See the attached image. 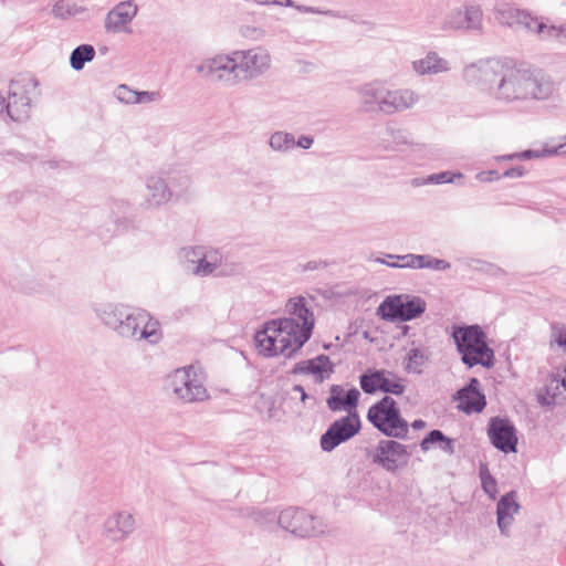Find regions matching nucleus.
I'll use <instances>...</instances> for the list:
<instances>
[{
  "label": "nucleus",
  "instance_id": "obj_1",
  "mask_svg": "<svg viewBox=\"0 0 566 566\" xmlns=\"http://www.w3.org/2000/svg\"><path fill=\"white\" fill-rule=\"evenodd\" d=\"M463 77L469 84L488 91L501 105L545 102L557 90L556 82L543 69L507 59L480 60L464 67Z\"/></svg>",
  "mask_w": 566,
  "mask_h": 566
},
{
  "label": "nucleus",
  "instance_id": "obj_2",
  "mask_svg": "<svg viewBox=\"0 0 566 566\" xmlns=\"http://www.w3.org/2000/svg\"><path fill=\"white\" fill-rule=\"evenodd\" d=\"M101 323L124 339L157 344L161 338L159 322L149 312L123 303H103L94 307Z\"/></svg>",
  "mask_w": 566,
  "mask_h": 566
},
{
  "label": "nucleus",
  "instance_id": "obj_3",
  "mask_svg": "<svg viewBox=\"0 0 566 566\" xmlns=\"http://www.w3.org/2000/svg\"><path fill=\"white\" fill-rule=\"evenodd\" d=\"M452 338L462 363L468 367L481 365L490 369L494 366V352L488 345V336L480 325L454 326Z\"/></svg>",
  "mask_w": 566,
  "mask_h": 566
},
{
  "label": "nucleus",
  "instance_id": "obj_4",
  "mask_svg": "<svg viewBox=\"0 0 566 566\" xmlns=\"http://www.w3.org/2000/svg\"><path fill=\"white\" fill-rule=\"evenodd\" d=\"M293 324L286 321L272 319L264 324L263 329L258 331L254 336L259 353L265 357H273L279 354L292 357L302 347H296L294 336L291 334Z\"/></svg>",
  "mask_w": 566,
  "mask_h": 566
},
{
  "label": "nucleus",
  "instance_id": "obj_5",
  "mask_svg": "<svg viewBox=\"0 0 566 566\" xmlns=\"http://www.w3.org/2000/svg\"><path fill=\"white\" fill-rule=\"evenodd\" d=\"M367 419L387 437L405 439L408 436L409 424L401 417L397 402L390 396H385L374 403L368 409Z\"/></svg>",
  "mask_w": 566,
  "mask_h": 566
},
{
  "label": "nucleus",
  "instance_id": "obj_6",
  "mask_svg": "<svg viewBox=\"0 0 566 566\" xmlns=\"http://www.w3.org/2000/svg\"><path fill=\"white\" fill-rule=\"evenodd\" d=\"M196 71L205 78L224 87H234L241 84L238 59L234 55V51L202 60L196 66Z\"/></svg>",
  "mask_w": 566,
  "mask_h": 566
},
{
  "label": "nucleus",
  "instance_id": "obj_7",
  "mask_svg": "<svg viewBox=\"0 0 566 566\" xmlns=\"http://www.w3.org/2000/svg\"><path fill=\"white\" fill-rule=\"evenodd\" d=\"M166 388L182 402H200L208 399V390L193 366L178 368L168 375Z\"/></svg>",
  "mask_w": 566,
  "mask_h": 566
},
{
  "label": "nucleus",
  "instance_id": "obj_8",
  "mask_svg": "<svg viewBox=\"0 0 566 566\" xmlns=\"http://www.w3.org/2000/svg\"><path fill=\"white\" fill-rule=\"evenodd\" d=\"M427 303L420 296L396 294L387 296L378 306L377 314L388 322H409L420 317Z\"/></svg>",
  "mask_w": 566,
  "mask_h": 566
},
{
  "label": "nucleus",
  "instance_id": "obj_9",
  "mask_svg": "<svg viewBox=\"0 0 566 566\" xmlns=\"http://www.w3.org/2000/svg\"><path fill=\"white\" fill-rule=\"evenodd\" d=\"M279 525L291 534L305 538L321 535L325 532L321 518L297 507H287L276 517Z\"/></svg>",
  "mask_w": 566,
  "mask_h": 566
},
{
  "label": "nucleus",
  "instance_id": "obj_10",
  "mask_svg": "<svg viewBox=\"0 0 566 566\" xmlns=\"http://www.w3.org/2000/svg\"><path fill=\"white\" fill-rule=\"evenodd\" d=\"M38 83L32 77L11 81L8 95V117L13 122H23L30 115L31 94Z\"/></svg>",
  "mask_w": 566,
  "mask_h": 566
},
{
  "label": "nucleus",
  "instance_id": "obj_11",
  "mask_svg": "<svg viewBox=\"0 0 566 566\" xmlns=\"http://www.w3.org/2000/svg\"><path fill=\"white\" fill-rule=\"evenodd\" d=\"M241 83L256 80L270 69L272 57L269 51L261 46L248 50H235Z\"/></svg>",
  "mask_w": 566,
  "mask_h": 566
},
{
  "label": "nucleus",
  "instance_id": "obj_12",
  "mask_svg": "<svg viewBox=\"0 0 566 566\" xmlns=\"http://www.w3.org/2000/svg\"><path fill=\"white\" fill-rule=\"evenodd\" d=\"M410 457L407 446L396 440H380L371 454V461L395 474L408 465Z\"/></svg>",
  "mask_w": 566,
  "mask_h": 566
},
{
  "label": "nucleus",
  "instance_id": "obj_13",
  "mask_svg": "<svg viewBox=\"0 0 566 566\" xmlns=\"http://www.w3.org/2000/svg\"><path fill=\"white\" fill-rule=\"evenodd\" d=\"M286 307L292 317L277 319L291 322L293 324V331L291 334L294 336V344H296V347H303L312 336L314 328L313 313L306 306V301L303 296L291 298L287 302Z\"/></svg>",
  "mask_w": 566,
  "mask_h": 566
},
{
  "label": "nucleus",
  "instance_id": "obj_14",
  "mask_svg": "<svg viewBox=\"0 0 566 566\" xmlns=\"http://www.w3.org/2000/svg\"><path fill=\"white\" fill-rule=\"evenodd\" d=\"M360 430V419L357 412H349L329 424L321 436L319 446L325 452H332L339 444L355 437Z\"/></svg>",
  "mask_w": 566,
  "mask_h": 566
},
{
  "label": "nucleus",
  "instance_id": "obj_15",
  "mask_svg": "<svg viewBox=\"0 0 566 566\" xmlns=\"http://www.w3.org/2000/svg\"><path fill=\"white\" fill-rule=\"evenodd\" d=\"M359 385L363 391L368 395L382 391L400 396L406 390L403 380L386 369H367L359 376Z\"/></svg>",
  "mask_w": 566,
  "mask_h": 566
},
{
  "label": "nucleus",
  "instance_id": "obj_16",
  "mask_svg": "<svg viewBox=\"0 0 566 566\" xmlns=\"http://www.w3.org/2000/svg\"><path fill=\"white\" fill-rule=\"evenodd\" d=\"M491 443L504 453L516 452L517 434L513 422L506 418H491L488 427Z\"/></svg>",
  "mask_w": 566,
  "mask_h": 566
},
{
  "label": "nucleus",
  "instance_id": "obj_17",
  "mask_svg": "<svg viewBox=\"0 0 566 566\" xmlns=\"http://www.w3.org/2000/svg\"><path fill=\"white\" fill-rule=\"evenodd\" d=\"M137 14V6L133 1L116 4L107 14L104 28L108 33H130L129 23Z\"/></svg>",
  "mask_w": 566,
  "mask_h": 566
},
{
  "label": "nucleus",
  "instance_id": "obj_18",
  "mask_svg": "<svg viewBox=\"0 0 566 566\" xmlns=\"http://www.w3.org/2000/svg\"><path fill=\"white\" fill-rule=\"evenodd\" d=\"M136 528V521L132 513L119 511L112 514L104 523V534L112 542L127 539Z\"/></svg>",
  "mask_w": 566,
  "mask_h": 566
},
{
  "label": "nucleus",
  "instance_id": "obj_19",
  "mask_svg": "<svg viewBox=\"0 0 566 566\" xmlns=\"http://www.w3.org/2000/svg\"><path fill=\"white\" fill-rule=\"evenodd\" d=\"M389 259H398L403 263L387 262L384 259H376V262L387 264L390 268H410V269H432L437 271H446L450 269V263L442 259L432 258L427 254H406V255H392L388 254Z\"/></svg>",
  "mask_w": 566,
  "mask_h": 566
},
{
  "label": "nucleus",
  "instance_id": "obj_20",
  "mask_svg": "<svg viewBox=\"0 0 566 566\" xmlns=\"http://www.w3.org/2000/svg\"><path fill=\"white\" fill-rule=\"evenodd\" d=\"M388 87L385 82L374 80L357 88L360 104L365 112L378 111L382 113V106L387 98Z\"/></svg>",
  "mask_w": 566,
  "mask_h": 566
},
{
  "label": "nucleus",
  "instance_id": "obj_21",
  "mask_svg": "<svg viewBox=\"0 0 566 566\" xmlns=\"http://www.w3.org/2000/svg\"><path fill=\"white\" fill-rule=\"evenodd\" d=\"M454 399L459 401L458 408L467 415L481 412L486 406L485 396L480 390V381L474 377L457 391Z\"/></svg>",
  "mask_w": 566,
  "mask_h": 566
},
{
  "label": "nucleus",
  "instance_id": "obj_22",
  "mask_svg": "<svg viewBox=\"0 0 566 566\" xmlns=\"http://www.w3.org/2000/svg\"><path fill=\"white\" fill-rule=\"evenodd\" d=\"M146 190L145 201L142 203L146 209L159 208L174 197L167 180L160 176H149L146 179Z\"/></svg>",
  "mask_w": 566,
  "mask_h": 566
},
{
  "label": "nucleus",
  "instance_id": "obj_23",
  "mask_svg": "<svg viewBox=\"0 0 566 566\" xmlns=\"http://www.w3.org/2000/svg\"><path fill=\"white\" fill-rule=\"evenodd\" d=\"M419 95L410 88H388L387 98L382 106V114L392 115L412 108L418 102Z\"/></svg>",
  "mask_w": 566,
  "mask_h": 566
},
{
  "label": "nucleus",
  "instance_id": "obj_24",
  "mask_svg": "<svg viewBox=\"0 0 566 566\" xmlns=\"http://www.w3.org/2000/svg\"><path fill=\"white\" fill-rule=\"evenodd\" d=\"M516 492L510 491L505 493L496 505V522L501 534L505 537L510 536V528L514 522V515L520 511V504L516 501Z\"/></svg>",
  "mask_w": 566,
  "mask_h": 566
},
{
  "label": "nucleus",
  "instance_id": "obj_25",
  "mask_svg": "<svg viewBox=\"0 0 566 566\" xmlns=\"http://www.w3.org/2000/svg\"><path fill=\"white\" fill-rule=\"evenodd\" d=\"M293 374H311L315 376L316 382H323L334 373V365L326 355H318L315 358L297 363L292 370Z\"/></svg>",
  "mask_w": 566,
  "mask_h": 566
},
{
  "label": "nucleus",
  "instance_id": "obj_26",
  "mask_svg": "<svg viewBox=\"0 0 566 566\" xmlns=\"http://www.w3.org/2000/svg\"><path fill=\"white\" fill-rule=\"evenodd\" d=\"M412 69L418 75H437L449 72L451 65L436 51H429L423 57L412 62Z\"/></svg>",
  "mask_w": 566,
  "mask_h": 566
},
{
  "label": "nucleus",
  "instance_id": "obj_27",
  "mask_svg": "<svg viewBox=\"0 0 566 566\" xmlns=\"http://www.w3.org/2000/svg\"><path fill=\"white\" fill-rule=\"evenodd\" d=\"M185 256L188 262L193 264L191 272L197 276H208L212 274L219 266V258L217 254H203L200 248H190L186 250Z\"/></svg>",
  "mask_w": 566,
  "mask_h": 566
},
{
  "label": "nucleus",
  "instance_id": "obj_28",
  "mask_svg": "<svg viewBox=\"0 0 566 566\" xmlns=\"http://www.w3.org/2000/svg\"><path fill=\"white\" fill-rule=\"evenodd\" d=\"M343 392L344 390L339 385H333L331 387V396L327 398V406L332 411L355 409L357 407L360 397L358 389L352 388L342 396Z\"/></svg>",
  "mask_w": 566,
  "mask_h": 566
},
{
  "label": "nucleus",
  "instance_id": "obj_29",
  "mask_svg": "<svg viewBox=\"0 0 566 566\" xmlns=\"http://www.w3.org/2000/svg\"><path fill=\"white\" fill-rule=\"evenodd\" d=\"M130 205L125 200H114L111 203V212L114 224V233L120 234L133 228V220L127 217Z\"/></svg>",
  "mask_w": 566,
  "mask_h": 566
},
{
  "label": "nucleus",
  "instance_id": "obj_30",
  "mask_svg": "<svg viewBox=\"0 0 566 566\" xmlns=\"http://www.w3.org/2000/svg\"><path fill=\"white\" fill-rule=\"evenodd\" d=\"M483 11L478 4H465L461 8V31L482 32Z\"/></svg>",
  "mask_w": 566,
  "mask_h": 566
},
{
  "label": "nucleus",
  "instance_id": "obj_31",
  "mask_svg": "<svg viewBox=\"0 0 566 566\" xmlns=\"http://www.w3.org/2000/svg\"><path fill=\"white\" fill-rule=\"evenodd\" d=\"M524 10L507 2H500L494 6L493 12L496 21L504 27L517 28Z\"/></svg>",
  "mask_w": 566,
  "mask_h": 566
},
{
  "label": "nucleus",
  "instance_id": "obj_32",
  "mask_svg": "<svg viewBox=\"0 0 566 566\" xmlns=\"http://www.w3.org/2000/svg\"><path fill=\"white\" fill-rule=\"evenodd\" d=\"M381 143L386 149H396L403 145H411L410 134L402 128L388 124L382 133Z\"/></svg>",
  "mask_w": 566,
  "mask_h": 566
},
{
  "label": "nucleus",
  "instance_id": "obj_33",
  "mask_svg": "<svg viewBox=\"0 0 566 566\" xmlns=\"http://www.w3.org/2000/svg\"><path fill=\"white\" fill-rule=\"evenodd\" d=\"M429 360V352L426 348L415 347L407 353L405 370L409 374L420 375Z\"/></svg>",
  "mask_w": 566,
  "mask_h": 566
},
{
  "label": "nucleus",
  "instance_id": "obj_34",
  "mask_svg": "<svg viewBox=\"0 0 566 566\" xmlns=\"http://www.w3.org/2000/svg\"><path fill=\"white\" fill-rule=\"evenodd\" d=\"M95 57V49L91 44H81L76 46L70 55V64L74 71L83 70L85 63Z\"/></svg>",
  "mask_w": 566,
  "mask_h": 566
},
{
  "label": "nucleus",
  "instance_id": "obj_35",
  "mask_svg": "<svg viewBox=\"0 0 566 566\" xmlns=\"http://www.w3.org/2000/svg\"><path fill=\"white\" fill-rule=\"evenodd\" d=\"M517 28H523L530 33L539 34L543 39H546L549 25L533 15L530 11L524 10Z\"/></svg>",
  "mask_w": 566,
  "mask_h": 566
},
{
  "label": "nucleus",
  "instance_id": "obj_36",
  "mask_svg": "<svg viewBox=\"0 0 566 566\" xmlns=\"http://www.w3.org/2000/svg\"><path fill=\"white\" fill-rule=\"evenodd\" d=\"M270 147L274 151L285 153L295 146V138L293 134L286 132H275L270 137Z\"/></svg>",
  "mask_w": 566,
  "mask_h": 566
},
{
  "label": "nucleus",
  "instance_id": "obj_37",
  "mask_svg": "<svg viewBox=\"0 0 566 566\" xmlns=\"http://www.w3.org/2000/svg\"><path fill=\"white\" fill-rule=\"evenodd\" d=\"M82 12H84L83 8L70 2L69 0H57L52 8V14L62 20H66Z\"/></svg>",
  "mask_w": 566,
  "mask_h": 566
},
{
  "label": "nucleus",
  "instance_id": "obj_38",
  "mask_svg": "<svg viewBox=\"0 0 566 566\" xmlns=\"http://www.w3.org/2000/svg\"><path fill=\"white\" fill-rule=\"evenodd\" d=\"M284 6L294 8L301 13H313V14H322L335 19H345L346 15L343 14L340 11L331 10V9H322L317 7H310V6H303V4H296L292 0H284Z\"/></svg>",
  "mask_w": 566,
  "mask_h": 566
},
{
  "label": "nucleus",
  "instance_id": "obj_39",
  "mask_svg": "<svg viewBox=\"0 0 566 566\" xmlns=\"http://www.w3.org/2000/svg\"><path fill=\"white\" fill-rule=\"evenodd\" d=\"M480 479L483 491L489 495L491 500H495L497 495V483L492 476L486 465L480 467Z\"/></svg>",
  "mask_w": 566,
  "mask_h": 566
},
{
  "label": "nucleus",
  "instance_id": "obj_40",
  "mask_svg": "<svg viewBox=\"0 0 566 566\" xmlns=\"http://www.w3.org/2000/svg\"><path fill=\"white\" fill-rule=\"evenodd\" d=\"M167 182L174 191V196L177 198L185 195L189 190L191 184L190 178L184 174L169 177Z\"/></svg>",
  "mask_w": 566,
  "mask_h": 566
},
{
  "label": "nucleus",
  "instance_id": "obj_41",
  "mask_svg": "<svg viewBox=\"0 0 566 566\" xmlns=\"http://www.w3.org/2000/svg\"><path fill=\"white\" fill-rule=\"evenodd\" d=\"M463 178L461 172H452V171H441L438 174L429 175L421 184L422 185H441V184H451L454 182L455 179Z\"/></svg>",
  "mask_w": 566,
  "mask_h": 566
},
{
  "label": "nucleus",
  "instance_id": "obj_42",
  "mask_svg": "<svg viewBox=\"0 0 566 566\" xmlns=\"http://www.w3.org/2000/svg\"><path fill=\"white\" fill-rule=\"evenodd\" d=\"M441 30L461 31V8H454L443 17Z\"/></svg>",
  "mask_w": 566,
  "mask_h": 566
},
{
  "label": "nucleus",
  "instance_id": "obj_43",
  "mask_svg": "<svg viewBox=\"0 0 566 566\" xmlns=\"http://www.w3.org/2000/svg\"><path fill=\"white\" fill-rule=\"evenodd\" d=\"M114 94L120 103L136 104L137 91L129 88L125 84L118 85Z\"/></svg>",
  "mask_w": 566,
  "mask_h": 566
},
{
  "label": "nucleus",
  "instance_id": "obj_44",
  "mask_svg": "<svg viewBox=\"0 0 566 566\" xmlns=\"http://www.w3.org/2000/svg\"><path fill=\"white\" fill-rule=\"evenodd\" d=\"M551 338L559 347L566 348V325L563 323H553L551 325Z\"/></svg>",
  "mask_w": 566,
  "mask_h": 566
},
{
  "label": "nucleus",
  "instance_id": "obj_45",
  "mask_svg": "<svg viewBox=\"0 0 566 566\" xmlns=\"http://www.w3.org/2000/svg\"><path fill=\"white\" fill-rule=\"evenodd\" d=\"M446 439V434L438 429L431 430L420 442L422 451H428L434 443H440Z\"/></svg>",
  "mask_w": 566,
  "mask_h": 566
},
{
  "label": "nucleus",
  "instance_id": "obj_46",
  "mask_svg": "<svg viewBox=\"0 0 566 566\" xmlns=\"http://www.w3.org/2000/svg\"><path fill=\"white\" fill-rule=\"evenodd\" d=\"M546 39H554L562 44H566V24L549 25Z\"/></svg>",
  "mask_w": 566,
  "mask_h": 566
},
{
  "label": "nucleus",
  "instance_id": "obj_47",
  "mask_svg": "<svg viewBox=\"0 0 566 566\" xmlns=\"http://www.w3.org/2000/svg\"><path fill=\"white\" fill-rule=\"evenodd\" d=\"M551 148H543L542 150H524L522 153H518V159H532V158H539V157H547L556 155L555 153H551Z\"/></svg>",
  "mask_w": 566,
  "mask_h": 566
},
{
  "label": "nucleus",
  "instance_id": "obj_48",
  "mask_svg": "<svg viewBox=\"0 0 566 566\" xmlns=\"http://www.w3.org/2000/svg\"><path fill=\"white\" fill-rule=\"evenodd\" d=\"M160 93L157 91H137L136 104H147L151 102H157L160 99Z\"/></svg>",
  "mask_w": 566,
  "mask_h": 566
},
{
  "label": "nucleus",
  "instance_id": "obj_49",
  "mask_svg": "<svg viewBox=\"0 0 566 566\" xmlns=\"http://www.w3.org/2000/svg\"><path fill=\"white\" fill-rule=\"evenodd\" d=\"M476 179L481 182H491L501 179V175L497 170L481 171L476 174Z\"/></svg>",
  "mask_w": 566,
  "mask_h": 566
},
{
  "label": "nucleus",
  "instance_id": "obj_50",
  "mask_svg": "<svg viewBox=\"0 0 566 566\" xmlns=\"http://www.w3.org/2000/svg\"><path fill=\"white\" fill-rule=\"evenodd\" d=\"M526 174V170L523 166H516L506 169L502 175L501 178H521Z\"/></svg>",
  "mask_w": 566,
  "mask_h": 566
},
{
  "label": "nucleus",
  "instance_id": "obj_51",
  "mask_svg": "<svg viewBox=\"0 0 566 566\" xmlns=\"http://www.w3.org/2000/svg\"><path fill=\"white\" fill-rule=\"evenodd\" d=\"M439 448L449 454L454 453V442L452 439L448 438L447 436H446V439L439 443Z\"/></svg>",
  "mask_w": 566,
  "mask_h": 566
},
{
  "label": "nucleus",
  "instance_id": "obj_52",
  "mask_svg": "<svg viewBox=\"0 0 566 566\" xmlns=\"http://www.w3.org/2000/svg\"><path fill=\"white\" fill-rule=\"evenodd\" d=\"M313 137L303 135L297 139V142L295 140V146H298L303 149H308L313 145Z\"/></svg>",
  "mask_w": 566,
  "mask_h": 566
},
{
  "label": "nucleus",
  "instance_id": "obj_53",
  "mask_svg": "<svg viewBox=\"0 0 566 566\" xmlns=\"http://www.w3.org/2000/svg\"><path fill=\"white\" fill-rule=\"evenodd\" d=\"M327 264L325 262H317V261H308L306 264H304L303 270L304 271H314L318 268H325Z\"/></svg>",
  "mask_w": 566,
  "mask_h": 566
},
{
  "label": "nucleus",
  "instance_id": "obj_54",
  "mask_svg": "<svg viewBox=\"0 0 566 566\" xmlns=\"http://www.w3.org/2000/svg\"><path fill=\"white\" fill-rule=\"evenodd\" d=\"M292 391L300 394V399L303 403H305L306 400L310 398V396L306 394V391L302 385H294L292 388Z\"/></svg>",
  "mask_w": 566,
  "mask_h": 566
},
{
  "label": "nucleus",
  "instance_id": "obj_55",
  "mask_svg": "<svg viewBox=\"0 0 566 566\" xmlns=\"http://www.w3.org/2000/svg\"><path fill=\"white\" fill-rule=\"evenodd\" d=\"M8 115V99L0 93V116Z\"/></svg>",
  "mask_w": 566,
  "mask_h": 566
},
{
  "label": "nucleus",
  "instance_id": "obj_56",
  "mask_svg": "<svg viewBox=\"0 0 566 566\" xmlns=\"http://www.w3.org/2000/svg\"><path fill=\"white\" fill-rule=\"evenodd\" d=\"M551 153H555L556 155L566 154V142L563 144H559L558 146L552 147Z\"/></svg>",
  "mask_w": 566,
  "mask_h": 566
},
{
  "label": "nucleus",
  "instance_id": "obj_57",
  "mask_svg": "<svg viewBox=\"0 0 566 566\" xmlns=\"http://www.w3.org/2000/svg\"><path fill=\"white\" fill-rule=\"evenodd\" d=\"M518 159V153L507 154L496 157V160H515Z\"/></svg>",
  "mask_w": 566,
  "mask_h": 566
},
{
  "label": "nucleus",
  "instance_id": "obj_58",
  "mask_svg": "<svg viewBox=\"0 0 566 566\" xmlns=\"http://www.w3.org/2000/svg\"><path fill=\"white\" fill-rule=\"evenodd\" d=\"M254 1L259 4H277V6L284 4V2H282L281 0H254Z\"/></svg>",
  "mask_w": 566,
  "mask_h": 566
},
{
  "label": "nucleus",
  "instance_id": "obj_59",
  "mask_svg": "<svg viewBox=\"0 0 566 566\" xmlns=\"http://www.w3.org/2000/svg\"><path fill=\"white\" fill-rule=\"evenodd\" d=\"M411 427L416 430H419L426 427V422L421 419H417L411 423Z\"/></svg>",
  "mask_w": 566,
  "mask_h": 566
},
{
  "label": "nucleus",
  "instance_id": "obj_60",
  "mask_svg": "<svg viewBox=\"0 0 566 566\" xmlns=\"http://www.w3.org/2000/svg\"><path fill=\"white\" fill-rule=\"evenodd\" d=\"M400 329H401V335H402V336H406V335H408V333H409V331H410V327H409L408 325H402V326L400 327Z\"/></svg>",
  "mask_w": 566,
  "mask_h": 566
}]
</instances>
